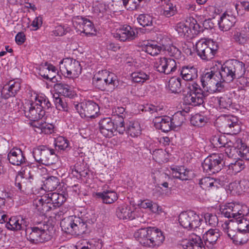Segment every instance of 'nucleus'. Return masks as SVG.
<instances>
[{
  "label": "nucleus",
  "mask_w": 249,
  "mask_h": 249,
  "mask_svg": "<svg viewBox=\"0 0 249 249\" xmlns=\"http://www.w3.org/2000/svg\"><path fill=\"white\" fill-rule=\"evenodd\" d=\"M30 168H26L16 176L15 185L22 192L29 194L32 191L34 176L30 173Z\"/></svg>",
  "instance_id": "nucleus-9"
},
{
  "label": "nucleus",
  "mask_w": 249,
  "mask_h": 249,
  "mask_svg": "<svg viewBox=\"0 0 249 249\" xmlns=\"http://www.w3.org/2000/svg\"><path fill=\"white\" fill-rule=\"evenodd\" d=\"M73 221L74 216H70L62 219L60 222L62 230L67 233L72 235Z\"/></svg>",
  "instance_id": "nucleus-44"
},
{
  "label": "nucleus",
  "mask_w": 249,
  "mask_h": 249,
  "mask_svg": "<svg viewBox=\"0 0 249 249\" xmlns=\"http://www.w3.org/2000/svg\"><path fill=\"white\" fill-rule=\"evenodd\" d=\"M54 226L50 222H39L26 229L27 239L32 243L38 244L50 240L54 232Z\"/></svg>",
  "instance_id": "nucleus-2"
},
{
  "label": "nucleus",
  "mask_w": 249,
  "mask_h": 249,
  "mask_svg": "<svg viewBox=\"0 0 249 249\" xmlns=\"http://www.w3.org/2000/svg\"><path fill=\"white\" fill-rule=\"evenodd\" d=\"M178 221L184 228L192 229L200 226L201 218L195 212L189 211L181 213L179 215Z\"/></svg>",
  "instance_id": "nucleus-10"
},
{
  "label": "nucleus",
  "mask_w": 249,
  "mask_h": 249,
  "mask_svg": "<svg viewBox=\"0 0 249 249\" xmlns=\"http://www.w3.org/2000/svg\"><path fill=\"white\" fill-rule=\"evenodd\" d=\"M207 122V117L200 114H196L192 116L190 119V122L192 125L198 127L204 126Z\"/></svg>",
  "instance_id": "nucleus-49"
},
{
  "label": "nucleus",
  "mask_w": 249,
  "mask_h": 249,
  "mask_svg": "<svg viewBox=\"0 0 249 249\" xmlns=\"http://www.w3.org/2000/svg\"><path fill=\"white\" fill-rule=\"evenodd\" d=\"M38 126H36L41 130V133L45 134H50L53 132L54 126L52 124L46 123H37Z\"/></svg>",
  "instance_id": "nucleus-60"
},
{
  "label": "nucleus",
  "mask_w": 249,
  "mask_h": 249,
  "mask_svg": "<svg viewBox=\"0 0 249 249\" xmlns=\"http://www.w3.org/2000/svg\"><path fill=\"white\" fill-rule=\"evenodd\" d=\"M233 41L240 45H245L249 40V31L245 32L244 31L234 32L232 35Z\"/></svg>",
  "instance_id": "nucleus-38"
},
{
  "label": "nucleus",
  "mask_w": 249,
  "mask_h": 249,
  "mask_svg": "<svg viewBox=\"0 0 249 249\" xmlns=\"http://www.w3.org/2000/svg\"><path fill=\"white\" fill-rule=\"evenodd\" d=\"M33 206L41 215H44L46 213L53 208L52 204L44 196H43L41 198L34 199Z\"/></svg>",
  "instance_id": "nucleus-22"
},
{
  "label": "nucleus",
  "mask_w": 249,
  "mask_h": 249,
  "mask_svg": "<svg viewBox=\"0 0 249 249\" xmlns=\"http://www.w3.org/2000/svg\"><path fill=\"white\" fill-rule=\"evenodd\" d=\"M193 20L191 22L190 27L184 23L179 22L177 24L176 30L179 36L183 37H189L191 32V28L195 31H198L199 24L197 23L196 20L193 19Z\"/></svg>",
  "instance_id": "nucleus-23"
},
{
  "label": "nucleus",
  "mask_w": 249,
  "mask_h": 249,
  "mask_svg": "<svg viewBox=\"0 0 249 249\" xmlns=\"http://www.w3.org/2000/svg\"><path fill=\"white\" fill-rule=\"evenodd\" d=\"M197 54L201 59L209 61L214 58L217 53L218 46L212 40L200 39L196 44Z\"/></svg>",
  "instance_id": "nucleus-4"
},
{
  "label": "nucleus",
  "mask_w": 249,
  "mask_h": 249,
  "mask_svg": "<svg viewBox=\"0 0 249 249\" xmlns=\"http://www.w3.org/2000/svg\"><path fill=\"white\" fill-rule=\"evenodd\" d=\"M228 166V173L231 175H235L245 168V162L241 159H238L234 162L230 163Z\"/></svg>",
  "instance_id": "nucleus-39"
},
{
  "label": "nucleus",
  "mask_w": 249,
  "mask_h": 249,
  "mask_svg": "<svg viewBox=\"0 0 249 249\" xmlns=\"http://www.w3.org/2000/svg\"><path fill=\"white\" fill-rule=\"evenodd\" d=\"M72 235H79L86 231L87 223L81 218L74 216Z\"/></svg>",
  "instance_id": "nucleus-34"
},
{
  "label": "nucleus",
  "mask_w": 249,
  "mask_h": 249,
  "mask_svg": "<svg viewBox=\"0 0 249 249\" xmlns=\"http://www.w3.org/2000/svg\"><path fill=\"white\" fill-rule=\"evenodd\" d=\"M158 71L165 74H169L177 70V64L174 59L166 57L160 58L155 64Z\"/></svg>",
  "instance_id": "nucleus-15"
},
{
  "label": "nucleus",
  "mask_w": 249,
  "mask_h": 249,
  "mask_svg": "<svg viewBox=\"0 0 249 249\" xmlns=\"http://www.w3.org/2000/svg\"><path fill=\"white\" fill-rule=\"evenodd\" d=\"M39 74L44 79L49 80L52 82L55 83L57 81L56 76L53 75V74H52L51 72H50V70H47V69L40 70Z\"/></svg>",
  "instance_id": "nucleus-64"
},
{
  "label": "nucleus",
  "mask_w": 249,
  "mask_h": 249,
  "mask_svg": "<svg viewBox=\"0 0 249 249\" xmlns=\"http://www.w3.org/2000/svg\"><path fill=\"white\" fill-rule=\"evenodd\" d=\"M59 184V179L58 178L51 176L47 178L44 182V189L48 191L54 190Z\"/></svg>",
  "instance_id": "nucleus-47"
},
{
  "label": "nucleus",
  "mask_w": 249,
  "mask_h": 249,
  "mask_svg": "<svg viewBox=\"0 0 249 249\" xmlns=\"http://www.w3.org/2000/svg\"><path fill=\"white\" fill-rule=\"evenodd\" d=\"M177 12L176 5L169 1H164V4L162 6L160 11L161 15L166 18H170L175 15Z\"/></svg>",
  "instance_id": "nucleus-43"
},
{
  "label": "nucleus",
  "mask_w": 249,
  "mask_h": 249,
  "mask_svg": "<svg viewBox=\"0 0 249 249\" xmlns=\"http://www.w3.org/2000/svg\"><path fill=\"white\" fill-rule=\"evenodd\" d=\"M131 77L133 82L138 83H143L149 79V75L142 71L133 72Z\"/></svg>",
  "instance_id": "nucleus-52"
},
{
  "label": "nucleus",
  "mask_w": 249,
  "mask_h": 249,
  "mask_svg": "<svg viewBox=\"0 0 249 249\" xmlns=\"http://www.w3.org/2000/svg\"><path fill=\"white\" fill-rule=\"evenodd\" d=\"M151 240L150 248H154L159 247L162 244L165 239L163 232L159 229L155 228H152Z\"/></svg>",
  "instance_id": "nucleus-32"
},
{
  "label": "nucleus",
  "mask_w": 249,
  "mask_h": 249,
  "mask_svg": "<svg viewBox=\"0 0 249 249\" xmlns=\"http://www.w3.org/2000/svg\"><path fill=\"white\" fill-rule=\"evenodd\" d=\"M222 215L232 218L237 225V230L249 231V209L245 205L233 202L226 204L220 209Z\"/></svg>",
  "instance_id": "nucleus-1"
},
{
  "label": "nucleus",
  "mask_w": 249,
  "mask_h": 249,
  "mask_svg": "<svg viewBox=\"0 0 249 249\" xmlns=\"http://www.w3.org/2000/svg\"><path fill=\"white\" fill-rule=\"evenodd\" d=\"M72 24L77 31L84 33L87 35H94L96 32L93 24L86 18L75 17L72 19Z\"/></svg>",
  "instance_id": "nucleus-13"
},
{
  "label": "nucleus",
  "mask_w": 249,
  "mask_h": 249,
  "mask_svg": "<svg viewBox=\"0 0 249 249\" xmlns=\"http://www.w3.org/2000/svg\"><path fill=\"white\" fill-rule=\"evenodd\" d=\"M152 154L153 158L158 162L167 161L166 152L161 149H155L153 151Z\"/></svg>",
  "instance_id": "nucleus-57"
},
{
  "label": "nucleus",
  "mask_w": 249,
  "mask_h": 249,
  "mask_svg": "<svg viewBox=\"0 0 249 249\" xmlns=\"http://www.w3.org/2000/svg\"><path fill=\"white\" fill-rule=\"evenodd\" d=\"M214 100L218 103L221 108L228 109L232 104V100L227 95L216 97Z\"/></svg>",
  "instance_id": "nucleus-54"
},
{
  "label": "nucleus",
  "mask_w": 249,
  "mask_h": 249,
  "mask_svg": "<svg viewBox=\"0 0 249 249\" xmlns=\"http://www.w3.org/2000/svg\"><path fill=\"white\" fill-rule=\"evenodd\" d=\"M97 198L102 199V202L106 204H112L118 199L116 193L111 190H106L103 192L96 193Z\"/></svg>",
  "instance_id": "nucleus-31"
},
{
  "label": "nucleus",
  "mask_w": 249,
  "mask_h": 249,
  "mask_svg": "<svg viewBox=\"0 0 249 249\" xmlns=\"http://www.w3.org/2000/svg\"><path fill=\"white\" fill-rule=\"evenodd\" d=\"M6 227L12 231H19L21 230V226H19V218L18 217L13 216L8 219L7 222Z\"/></svg>",
  "instance_id": "nucleus-53"
},
{
  "label": "nucleus",
  "mask_w": 249,
  "mask_h": 249,
  "mask_svg": "<svg viewBox=\"0 0 249 249\" xmlns=\"http://www.w3.org/2000/svg\"><path fill=\"white\" fill-rule=\"evenodd\" d=\"M152 228H143L137 230L134 233V236L136 239L143 246L150 248L151 240Z\"/></svg>",
  "instance_id": "nucleus-20"
},
{
  "label": "nucleus",
  "mask_w": 249,
  "mask_h": 249,
  "mask_svg": "<svg viewBox=\"0 0 249 249\" xmlns=\"http://www.w3.org/2000/svg\"><path fill=\"white\" fill-rule=\"evenodd\" d=\"M35 99V103L37 104L39 107H40L42 109H44V111L45 109H49L51 107V103L46 97H36Z\"/></svg>",
  "instance_id": "nucleus-58"
},
{
  "label": "nucleus",
  "mask_w": 249,
  "mask_h": 249,
  "mask_svg": "<svg viewBox=\"0 0 249 249\" xmlns=\"http://www.w3.org/2000/svg\"><path fill=\"white\" fill-rule=\"evenodd\" d=\"M140 24L143 27L151 26L153 25V18L147 14H141L137 18Z\"/></svg>",
  "instance_id": "nucleus-56"
},
{
  "label": "nucleus",
  "mask_w": 249,
  "mask_h": 249,
  "mask_svg": "<svg viewBox=\"0 0 249 249\" xmlns=\"http://www.w3.org/2000/svg\"><path fill=\"white\" fill-rule=\"evenodd\" d=\"M136 36L137 34L134 30L129 25L119 29L115 36V37L122 41L133 40Z\"/></svg>",
  "instance_id": "nucleus-26"
},
{
  "label": "nucleus",
  "mask_w": 249,
  "mask_h": 249,
  "mask_svg": "<svg viewBox=\"0 0 249 249\" xmlns=\"http://www.w3.org/2000/svg\"><path fill=\"white\" fill-rule=\"evenodd\" d=\"M187 89L188 91L186 94L198 95L199 94L200 95H204V92L196 83L193 82L188 84Z\"/></svg>",
  "instance_id": "nucleus-55"
},
{
  "label": "nucleus",
  "mask_w": 249,
  "mask_h": 249,
  "mask_svg": "<svg viewBox=\"0 0 249 249\" xmlns=\"http://www.w3.org/2000/svg\"><path fill=\"white\" fill-rule=\"evenodd\" d=\"M161 50H162V46L158 45L155 42L148 43L145 45L146 52L152 56L158 55Z\"/></svg>",
  "instance_id": "nucleus-51"
},
{
  "label": "nucleus",
  "mask_w": 249,
  "mask_h": 249,
  "mask_svg": "<svg viewBox=\"0 0 249 249\" xmlns=\"http://www.w3.org/2000/svg\"><path fill=\"white\" fill-rule=\"evenodd\" d=\"M221 79L226 83L232 82L235 79H239L245 73V64L241 61L236 59L226 61L221 66L218 71Z\"/></svg>",
  "instance_id": "nucleus-3"
},
{
  "label": "nucleus",
  "mask_w": 249,
  "mask_h": 249,
  "mask_svg": "<svg viewBox=\"0 0 249 249\" xmlns=\"http://www.w3.org/2000/svg\"><path fill=\"white\" fill-rule=\"evenodd\" d=\"M25 116L31 121H36L41 119L45 114V111L35 103H31L24 107Z\"/></svg>",
  "instance_id": "nucleus-16"
},
{
  "label": "nucleus",
  "mask_w": 249,
  "mask_h": 249,
  "mask_svg": "<svg viewBox=\"0 0 249 249\" xmlns=\"http://www.w3.org/2000/svg\"><path fill=\"white\" fill-rule=\"evenodd\" d=\"M162 50L165 51V53L170 56L173 57L175 59H179L181 56V52L180 50L173 45H162Z\"/></svg>",
  "instance_id": "nucleus-45"
},
{
  "label": "nucleus",
  "mask_w": 249,
  "mask_h": 249,
  "mask_svg": "<svg viewBox=\"0 0 249 249\" xmlns=\"http://www.w3.org/2000/svg\"><path fill=\"white\" fill-rule=\"evenodd\" d=\"M231 237L233 238V242L235 244L237 245H243L249 240V230L243 231L237 230L235 235H231Z\"/></svg>",
  "instance_id": "nucleus-41"
},
{
  "label": "nucleus",
  "mask_w": 249,
  "mask_h": 249,
  "mask_svg": "<svg viewBox=\"0 0 249 249\" xmlns=\"http://www.w3.org/2000/svg\"><path fill=\"white\" fill-rule=\"evenodd\" d=\"M126 133L132 137H136L141 134V128L140 124L137 121H131L125 127Z\"/></svg>",
  "instance_id": "nucleus-40"
},
{
  "label": "nucleus",
  "mask_w": 249,
  "mask_h": 249,
  "mask_svg": "<svg viewBox=\"0 0 249 249\" xmlns=\"http://www.w3.org/2000/svg\"><path fill=\"white\" fill-rule=\"evenodd\" d=\"M220 235L219 230L217 229H210L207 231L202 236L204 243V245L203 244L204 248H203L205 249V247L208 249L213 248Z\"/></svg>",
  "instance_id": "nucleus-21"
},
{
  "label": "nucleus",
  "mask_w": 249,
  "mask_h": 249,
  "mask_svg": "<svg viewBox=\"0 0 249 249\" xmlns=\"http://www.w3.org/2000/svg\"><path fill=\"white\" fill-rule=\"evenodd\" d=\"M171 124L173 129L180 126L185 120L184 116L182 112L178 111L171 118Z\"/></svg>",
  "instance_id": "nucleus-50"
},
{
  "label": "nucleus",
  "mask_w": 249,
  "mask_h": 249,
  "mask_svg": "<svg viewBox=\"0 0 249 249\" xmlns=\"http://www.w3.org/2000/svg\"><path fill=\"white\" fill-rule=\"evenodd\" d=\"M116 214L120 219L132 220L135 218V213L133 209L129 205L123 204L116 209Z\"/></svg>",
  "instance_id": "nucleus-28"
},
{
  "label": "nucleus",
  "mask_w": 249,
  "mask_h": 249,
  "mask_svg": "<svg viewBox=\"0 0 249 249\" xmlns=\"http://www.w3.org/2000/svg\"><path fill=\"white\" fill-rule=\"evenodd\" d=\"M225 155L222 153L214 154L207 157L202 163L204 171L209 175L219 172L226 165Z\"/></svg>",
  "instance_id": "nucleus-6"
},
{
  "label": "nucleus",
  "mask_w": 249,
  "mask_h": 249,
  "mask_svg": "<svg viewBox=\"0 0 249 249\" xmlns=\"http://www.w3.org/2000/svg\"><path fill=\"white\" fill-rule=\"evenodd\" d=\"M44 196L52 204L53 209L60 206L66 200L63 195L57 193H50Z\"/></svg>",
  "instance_id": "nucleus-33"
},
{
  "label": "nucleus",
  "mask_w": 249,
  "mask_h": 249,
  "mask_svg": "<svg viewBox=\"0 0 249 249\" xmlns=\"http://www.w3.org/2000/svg\"><path fill=\"white\" fill-rule=\"evenodd\" d=\"M33 155L36 162L46 166L54 164L57 159L54 149L45 146L34 148Z\"/></svg>",
  "instance_id": "nucleus-7"
},
{
  "label": "nucleus",
  "mask_w": 249,
  "mask_h": 249,
  "mask_svg": "<svg viewBox=\"0 0 249 249\" xmlns=\"http://www.w3.org/2000/svg\"><path fill=\"white\" fill-rule=\"evenodd\" d=\"M184 249H202L204 248L203 243L200 236L194 235L191 239L187 240L185 244L183 245Z\"/></svg>",
  "instance_id": "nucleus-37"
},
{
  "label": "nucleus",
  "mask_w": 249,
  "mask_h": 249,
  "mask_svg": "<svg viewBox=\"0 0 249 249\" xmlns=\"http://www.w3.org/2000/svg\"><path fill=\"white\" fill-rule=\"evenodd\" d=\"M211 71L204 72L201 76V82L203 87L207 85L210 86L215 83L216 81L219 80V73L218 71H215V68L211 69Z\"/></svg>",
  "instance_id": "nucleus-24"
},
{
  "label": "nucleus",
  "mask_w": 249,
  "mask_h": 249,
  "mask_svg": "<svg viewBox=\"0 0 249 249\" xmlns=\"http://www.w3.org/2000/svg\"><path fill=\"white\" fill-rule=\"evenodd\" d=\"M125 109L123 107H115L112 109L115 124L117 126L120 134H123L125 130L124 119L126 116Z\"/></svg>",
  "instance_id": "nucleus-17"
},
{
  "label": "nucleus",
  "mask_w": 249,
  "mask_h": 249,
  "mask_svg": "<svg viewBox=\"0 0 249 249\" xmlns=\"http://www.w3.org/2000/svg\"><path fill=\"white\" fill-rule=\"evenodd\" d=\"M235 16L231 14L224 13L218 21L219 29L223 31H229L236 23Z\"/></svg>",
  "instance_id": "nucleus-29"
},
{
  "label": "nucleus",
  "mask_w": 249,
  "mask_h": 249,
  "mask_svg": "<svg viewBox=\"0 0 249 249\" xmlns=\"http://www.w3.org/2000/svg\"><path fill=\"white\" fill-rule=\"evenodd\" d=\"M166 86L171 93H178L181 90L182 79L180 77H173L169 79Z\"/></svg>",
  "instance_id": "nucleus-35"
},
{
  "label": "nucleus",
  "mask_w": 249,
  "mask_h": 249,
  "mask_svg": "<svg viewBox=\"0 0 249 249\" xmlns=\"http://www.w3.org/2000/svg\"><path fill=\"white\" fill-rule=\"evenodd\" d=\"M92 82L96 88L103 91L106 90L107 86H112L115 89L118 85L117 76L107 70L99 71L94 76Z\"/></svg>",
  "instance_id": "nucleus-5"
},
{
  "label": "nucleus",
  "mask_w": 249,
  "mask_h": 249,
  "mask_svg": "<svg viewBox=\"0 0 249 249\" xmlns=\"http://www.w3.org/2000/svg\"><path fill=\"white\" fill-rule=\"evenodd\" d=\"M204 97V95L199 94L198 95L186 94L184 97V101L187 104L197 106L203 103Z\"/></svg>",
  "instance_id": "nucleus-42"
},
{
  "label": "nucleus",
  "mask_w": 249,
  "mask_h": 249,
  "mask_svg": "<svg viewBox=\"0 0 249 249\" xmlns=\"http://www.w3.org/2000/svg\"><path fill=\"white\" fill-rule=\"evenodd\" d=\"M54 89L64 96L72 98L73 94L70 86L62 83H57L54 85Z\"/></svg>",
  "instance_id": "nucleus-48"
},
{
  "label": "nucleus",
  "mask_w": 249,
  "mask_h": 249,
  "mask_svg": "<svg viewBox=\"0 0 249 249\" xmlns=\"http://www.w3.org/2000/svg\"><path fill=\"white\" fill-rule=\"evenodd\" d=\"M9 162L15 165H20L26 162L22 151L19 148H13L8 154Z\"/></svg>",
  "instance_id": "nucleus-27"
},
{
  "label": "nucleus",
  "mask_w": 249,
  "mask_h": 249,
  "mask_svg": "<svg viewBox=\"0 0 249 249\" xmlns=\"http://www.w3.org/2000/svg\"><path fill=\"white\" fill-rule=\"evenodd\" d=\"M199 184L203 189L209 190L213 187L217 188L219 183L215 179L206 177L201 178Z\"/></svg>",
  "instance_id": "nucleus-46"
},
{
  "label": "nucleus",
  "mask_w": 249,
  "mask_h": 249,
  "mask_svg": "<svg viewBox=\"0 0 249 249\" xmlns=\"http://www.w3.org/2000/svg\"><path fill=\"white\" fill-rule=\"evenodd\" d=\"M59 69L62 75L72 78L78 77L82 71L80 63L71 58H66L61 60Z\"/></svg>",
  "instance_id": "nucleus-8"
},
{
  "label": "nucleus",
  "mask_w": 249,
  "mask_h": 249,
  "mask_svg": "<svg viewBox=\"0 0 249 249\" xmlns=\"http://www.w3.org/2000/svg\"><path fill=\"white\" fill-rule=\"evenodd\" d=\"M198 71L194 66L188 65L182 67L180 74L182 78L185 81H193L198 76Z\"/></svg>",
  "instance_id": "nucleus-30"
},
{
  "label": "nucleus",
  "mask_w": 249,
  "mask_h": 249,
  "mask_svg": "<svg viewBox=\"0 0 249 249\" xmlns=\"http://www.w3.org/2000/svg\"><path fill=\"white\" fill-rule=\"evenodd\" d=\"M172 174L174 178L179 179L181 180H188L190 176V171L185 169L183 166H179L171 168Z\"/></svg>",
  "instance_id": "nucleus-36"
},
{
  "label": "nucleus",
  "mask_w": 249,
  "mask_h": 249,
  "mask_svg": "<svg viewBox=\"0 0 249 249\" xmlns=\"http://www.w3.org/2000/svg\"><path fill=\"white\" fill-rule=\"evenodd\" d=\"M204 218L206 223H208L212 227L216 226L218 222L217 216L215 214L212 213H206L204 215Z\"/></svg>",
  "instance_id": "nucleus-61"
},
{
  "label": "nucleus",
  "mask_w": 249,
  "mask_h": 249,
  "mask_svg": "<svg viewBox=\"0 0 249 249\" xmlns=\"http://www.w3.org/2000/svg\"><path fill=\"white\" fill-rule=\"evenodd\" d=\"M98 124L100 133L105 137L111 138L115 135V132H119L117 126L115 124V121L113 122L110 118H104L101 119Z\"/></svg>",
  "instance_id": "nucleus-14"
},
{
  "label": "nucleus",
  "mask_w": 249,
  "mask_h": 249,
  "mask_svg": "<svg viewBox=\"0 0 249 249\" xmlns=\"http://www.w3.org/2000/svg\"><path fill=\"white\" fill-rule=\"evenodd\" d=\"M171 121V118L167 116L156 117L153 120L155 127L164 132L173 129Z\"/></svg>",
  "instance_id": "nucleus-25"
},
{
  "label": "nucleus",
  "mask_w": 249,
  "mask_h": 249,
  "mask_svg": "<svg viewBox=\"0 0 249 249\" xmlns=\"http://www.w3.org/2000/svg\"><path fill=\"white\" fill-rule=\"evenodd\" d=\"M56 108L60 111H68L69 107L65 98L56 97L54 100Z\"/></svg>",
  "instance_id": "nucleus-59"
},
{
  "label": "nucleus",
  "mask_w": 249,
  "mask_h": 249,
  "mask_svg": "<svg viewBox=\"0 0 249 249\" xmlns=\"http://www.w3.org/2000/svg\"><path fill=\"white\" fill-rule=\"evenodd\" d=\"M55 146L61 150H66L69 148V142L64 137H59L55 141Z\"/></svg>",
  "instance_id": "nucleus-63"
},
{
  "label": "nucleus",
  "mask_w": 249,
  "mask_h": 249,
  "mask_svg": "<svg viewBox=\"0 0 249 249\" xmlns=\"http://www.w3.org/2000/svg\"><path fill=\"white\" fill-rule=\"evenodd\" d=\"M20 88V82L19 80H10L3 87L1 91V95L5 99L15 96Z\"/></svg>",
  "instance_id": "nucleus-19"
},
{
  "label": "nucleus",
  "mask_w": 249,
  "mask_h": 249,
  "mask_svg": "<svg viewBox=\"0 0 249 249\" xmlns=\"http://www.w3.org/2000/svg\"><path fill=\"white\" fill-rule=\"evenodd\" d=\"M102 247L101 240L92 239L87 242V246H83L81 249H101Z\"/></svg>",
  "instance_id": "nucleus-62"
},
{
  "label": "nucleus",
  "mask_w": 249,
  "mask_h": 249,
  "mask_svg": "<svg viewBox=\"0 0 249 249\" xmlns=\"http://www.w3.org/2000/svg\"><path fill=\"white\" fill-rule=\"evenodd\" d=\"M221 121L220 128L225 133L236 135L241 130L237 118L233 116H223L219 119Z\"/></svg>",
  "instance_id": "nucleus-12"
},
{
  "label": "nucleus",
  "mask_w": 249,
  "mask_h": 249,
  "mask_svg": "<svg viewBox=\"0 0 249 249\" xmlns=\"http://www.w3.org/2000/svg\"><path fill=\"white\" fill-rule=\"evenodd\" d=\"M211 142L215 147H225V154L229 158L233 156V154H231L232 151L236 150L235 148L233 147L230 148V145L227 142V139L223 135L213 136L211 139Z\"/></svg>",
  "instance_id": "nucleus-18"
},
{
  "label": "nucleus",
  "mask_w": 249,
  "mask_h": 249,
  "mask_svg": "<svg viewBox=\"0 0 249 249\" xmlns=\"http://www.w3.org/2000/svg\"><path fill=\"white\" fill-rule=\"evenodd\" d=\"M74 107L83 118H94L99 111L98 105L92 101L77 104Z\"/></svg>",
  "instance_id": "nucleus-11"
}]
</instances>
